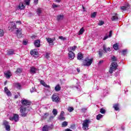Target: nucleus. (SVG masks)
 <instances>
[{
  "mask_svg": "<svg viewBox=\"0 0 131 131\" xmlns=\"http://www.w3.org/2000/svg\"><path fill=\"white\" fill-rule=\"evenodd\" d=\"M30 55L32 56H37L38 55V52L36 51V49L31 50L30 51Z\"/></svg>",
  "mask_w": 131,
  "mask_h": 131,
  "instance_id": "ddd939ff",
  "label": "nucleus"
},
{
  "mask_svg": "<svg viewBox=\"0 0 131 131\" xmlns=\"http://www.w3.org/2000/svg\"><path fill=\"white\" fill-rule=\"evenodd\" d=\"M10 120H14L15 122H17L19 120V115L18 114H14L13 117H10L9 118Z\"/></svg>",
  "mask_w": 131,
  "mask_h": 131,
  "instance_id": "1a4fd4ad",
  "label": "nucleus"
},
{
  "mask_svg": "<svg viewBox=\"0 0 131 131\" xmlns=\"http://www.w3.org/2000/svg\"><path fill=\"white\" fill-rule=\"evenodd\" d=\"M83 32H84V29L83 28H82L80 29L78 35H81L82 34H83Z\"/></svg>",
  "mask_w": 131,
  "mask_h": 131,
  "instance_id": "cd10ccee",
  "label": "nucleus"
},
{
  "mask_svg": "<svg viewBox=\"0 0 131 131\" xmlns=\"http://www.w3.org/2000/svg\"><path fill=\"white\" fill-rule=\"evenodd\" d=\"M0 36H4V30L0 29Z\"/></svg>",
  "mask_w": 131,
  "mask_h": 131,
  "instance_id": "a18cd8bd",
  "label": "nucleus"
},
{
  "mask_svg": "<svg viewBox=\"0 0 131 131\" xmlns=\"http://www.w3.org/2000/svg\"><path fill=\"white\" fill-rule=\"evenodd\" d=\"M6 130L7 131L11 130V126L9 125H8L7 126H5Z\"/></svg>",
  "mask_w": 131,
  "mask_h": 131,
  "instance_id": "ea45409f",
  "label": "nucleus"
},
{
  "mask_svg": "<svg viewBox=\"0 0 131 131\" xmlns=\"http://www.w3.org/2000/svg\"><path fill=\"white\" fill-rule=\"evenodd\" d=\"M118 14L116 13H113V16L111 18L112 21H118Z\"/></svg>",
  "mask_w": 131,
  "mask_h": 131,
  "instance_id": "9b49d317",
  "label": "nucleus"
},
{
  "mask_svg": "<svg viewBox=\"0 0 131 131\" xmlns=\"http://www.w3.org/2000/svg\"><path fill=\"white\" fill-rule=\"evenodd\" d=\"M51 99L52 100V102H55V103H59L60 102V97H59V95L57 94H54L52 97Z\"/></svg>",
  "mask_w": 131,
  "mask_h": 131,
  "instance_id": "39448f33",
  "label": "nucleus"
},
{
  "mask_svg": "<svg viewBox=\"0 0 131 131\" xmlns=\"http://www.w3.org/2000/svg\"><path fill=\"white\" fill-rule=\"evenodd\" d=\"M63 18H64V15L62 14H60L57 15L56 19L57 21H60V20H63Z\"/></svg>",
  "mask_w": 131,
  "mask_h": 131,
  "instance_id": "b1692460",
  "label": "nucleus"
},
{
  "mask_svg": "<svg viewBox=\"0 0 131 131\" xmlns=\"http://www.w3.org/2000/svg\"><path fill=\"white\" fill-rule=\"evenodd\" d=\"M40 82L41 84H42V85L45 86V88H48V89H50V88H51V86H50V85L47 84V83H46L45 81L42 80H41Z\"/></svg>",
  "mask_w": 131,
  "mask_h": 131,
  "instance_id": "f3484780",
  "label": "nucleus"
},
{
  "mask_svg": "<svg viewBox=\"0 0 131 131\" xmlns=\"http://www.w3.org/2000/svg\"><path fill=\"white\" fill-rule=\"evenodd\" d=\"M64 114H65V112L64 111H62L60 112L59 116L58 117V119L59 120H60L61 121L63 120H65V117H64Z\"/></svg>",
  "mask_w": 131,
  "mask_h": 131,
  "instance_id": "9d476101",
  "label": "nucleus"
},
{
  "mask_svg": "<svg viewBox=\"0 0 131 131\" xmlns=\"http://www.w3.org/2000/svg\"><path fill=\"white\" fill-rule=\"evenodd\" d=\"M93 61V58L90 59L89 57H86L82 61V66L90 67L92 65Z\"/></svg>",
  "mask_w": 131,
  "mask_h": 131,
  "instance_id": "f03ea898",
  "label": "nucleus"
},
{
  "mask_svg": "<svg viewBox=\"0 0 131 131\" xmlns=\"http://www.w3.org/2000/svg\"><path fill=\"white\" fill-rule=\"evenodd\" d=\"M77 48V46H74L73 47H70L71 49V51H73V52H74L75 51V50H76V48Z\"/></svg>",
  "mask_w": 131,
  "mask_h": 131,
  "instance_id": "4c0bfd02",
  "label": "nucleus"
},
{
  "mask_svg": "<svg viewBox=\"0 0 131 131\" xmlns=\"http://www.w3.org/2000/svg\"><path fill=\"white\" fill-rule=\"evenodd\" d=\"M52 119H54V116H50L49 117L48 122H50V121H51V120H52Z\"/></svg>",
  "mask_w": 131,
  "mask_h": 131,
  "instance_id": "5fc2aeb1",
  "label": "nucleus"
},
{
  "mask_svg": "<svg viewBox=\"0 0 131 131\" xmlns=\"http://www.w3.org/2000/svg\"><path fill=\"white\" fill-rule=\"evenodd\" d=\"M4 91L5 92L8 97H11V96H12V93L10 91H9V89H8V88L5 87Z\"/></svg>",
  "mask_w": 131,
  "mask_h": 131,
  "instance_id": "2eb2a0df",
  "label": "nucleus"
},
{
  "mask_svg": "<svg viewBox=\"0 0 131 131\" xmlns=\"http://www.w3.org/2000/svg\"><path fill=\"white\" fill-rule=\"evenodd\" d=\"M104 116L103 115L99 114L96 116V119L97 120H100L102 117Z\"/></svg>",
  "mask_w": 131,
  "mask_h": 131,
  "instance_id": "c756f323",
  "label": "nucleus"
},
{
  "mask_svg": "<svg viewBox=\"0 0 131 131\" xmlns=\"http://www.w3.org/2000/svg\"><path fill=\"white\" fill-rule=\"evenodd\" d=\"M16 23H19V24H21V21H17Z\"/></svg>",
  "mask_w": 131,
  "mask_h": 131,
  "instance_id": "774afa93",
  "label": "nucleus"
},
{
  "mask_svg": "<svg viewBox=\"0 0 131 131\" xmlns=\"http://www.w3.org/2000/svg\"><path fill=\"white\" fill-rule=\"evenodd\" d=\"M104 60H100L99 61V64H102V63H103Z\"/></svg>",
  "mask_w": 131,
  "mask_h": 131,
  "instance_id": "e2e57ef3",
  "label": "nucleus"
},
{
  "mask_svg": "<svg viewBox=\"0 0 131 131\" xmlns=\"http://www.w3.org/2000/svg\"><path fill=\"white\" fill-rule=\"evenodd\" d=\"M91 122V120L89 119H86L83 121L82 123V128L84 130H86V128L89 127V124Z\"/></svg>",
  "mask_w": 131,
  "mask_h": 131,
  "instance_id": "423d86ee",
  "label": "nucleus"
},
{
  "mask_svg": "<svg viewBox=\"0 0 131 131\" xmlns=\"http://www.w3.org/2000/svg\"><path fill=\"white\" fill-rule=\"evenodd\" d=\"M100 112L101 113V114H105V113H106V110H105V109L103 108H101L100 110Z\"/></svg>",
  "mask_w": 131,
  "mask_h": 131,
  "instance_id": "e433bc0d",
  "label": "nucleus"
},
{
  "mask_svg": "<svg viewBox=\"0 0 131 131\" xmlns=\"http://www.w3.org/2000/svg\"><path fill=\"white\" fill-rule=\"evenodd\" d=\"M30 92L31 93H33V92H35V88L33 87L32 89L30 90Z\"/></svg>",
  "mask_w": 131,
  "mask_h": 131,
  "instance_id": "864d4df0",
  "label": "nucleus"
},
{
  "mask_svg": "<svg viewBox=\"0 0 131 131\" xmlns=\"http://www.w3.org/2000/svg\"><path fill=\"white\" fill-rule=\"evenodd\" d=\"M52 113L54 116H56L58 114V111H57L56 108H54L53 110Z\"/></svg>",
  "mask_w": 131,
  "mask_h": 131,
  "instance_id": "c9c22d12",
  "label": "nucleus"
},
{
  "mask_svg": "<svg viewBox=\"0 0 131 131\" xmlns=\"http://www.w3.org/2000/svg\"><path fill=\"white\" fill-rule=\"evenodd\" d=\"M121 129H122V130H124V126H121Z\"/></svg>",
  "mask_w": 131,
  "mask_h": 131,
  "instance_id": "69168bd1",
  "label": "nucleus"
},
{
  "mask_svg": "<svg viewBox=\"0 0 131 131\" xmlns=\"http://www.w3.org/2000/svg\"><path fill=\"white\" fill-rule=\"evenodd\" d=\"M42 11V10L41 8H38L36 10V12L37 15H40V14H41Z\"/></svg>",
  "mask_w": 131,
  "mask_h": 131,
  "instance_id": "c85d7f7f",
  "label": "nucleus"
},
{
  "mask_svg": "<svg viewBox=\"0 0 131 131\" xmlns=\"http://www.w3.org/2000/svg\"><path fill=\"white\" fill-rule=\"evenodd\" d=\"M22 72L21 69L18 68L17 69L16 71H15V73L16 74H20Z\"/></svg>",
  "mask_w": 131,
  "mask_h": 131,
  "instance_id": "f704fd0d",
  "label": "nucleus"
},
{
  "mask_svg": "<svg viewBox=\"0 0 131 131\" xmlns=\"http://www.w3.org/2000/svg\"><path fill=\"white\" fill-rule=\"evenodd\" d=\"M18 8L20 10H24V9H25V6L23 5V2L19 3Z\"/></svg>",
  "mask_w": 131,
  "mask_h": 131,
  "instance_id": "5701e85b",
  "label": "nucleus"
},
{
  "mask_svg": "<svg viewBox=\"0 0 131 131\" xmlns=\"http://www.w3.org/2000/svg\"><path fill=\"white\" fill-rule=\"evenodd\" d=\"M46 59H49L50 58V53H47L45 56Z\"/></svg>",
  "mask_w": 131,
  "mask_h": 131,
  "instance_id": "3c124183",
  "label": "nucleus"
},
{
  "mask_svg": "<svg viewBox=\"0 0 131 131\" xmlns=\"http://www.w3.org/2000/svg\"><path fill=\"white\" fill-rule=\"evenodd\" d=\"M21 103L23 106H30L32 104L31 101L26 99L21 100Z\"/></svg>",
  "mask_w": 131,
  "mask_h": 131,
  "instance_id": "0eeeda50",
  "label": "nucleus"
},
{
  "mask_svg": "<svg viewBox=\"0 0 131 131\" xmlns=\"http://www.w3.org/2000/svg\"><path fill=\"white\" fill-rule=\"evenodd\" d=\"M108 37H109V36H106L103 38V40H106V39H107V38H108Z\"/></svg>",
  "mask_w": 131,
  "mask_h": 131,
  "instance_id": "052dcab7",
  "label": "nucleus"
},
{
  "mask_svg": "<svg viewBox=\"0 0 131 131\" xmlns=\"http://www.w3.org/2000/svg\"><path fill=\"white\" fill-rule=\"evenodd\" d=\"M14 98L15 99H18V95H15Z\"/></svg>",
  "mask_w": 131,
  "mask_h": 131,
  "instance_id": "338daca9",
  "label": "nucleus"
},
{
  "mask_svg": "<svg viewBox=\"0 0 131 131\" xmlns=\"http://www.w3.org/2000/svg\"><path fill=\"white\" fill-rule=\"evenodd\" d=\"M49 115V113H46L44 114V115L42 116V118L43 119H47V118H48V116Z\"/></svg>",
  "mask_w": 131,
  "mask_h": 131,
  "instance_id": "72a5a7b5",
  "label": "nucleus"
},
{
  "mask_svg": "<svg viewBox=\"0 0 131 131\" xmlns=\"http://www.w3.org/2000/svg\"><path fill=\"white\" fill-rule=\"evenodd\" d=\"M117 67H118V65H117V62H113L111 64V67L109 70V72L111 74L113 73V71H115L116 69H117Z\"/></svg>",
  "mask_w": 131,
  "mask_h": 131,
  "instance_id": "20e7f679",
  "label": "nucleus"
},
{
  "mask_svg": "<svg viewBox=\"0 0 131 131\" xmlns=\"http://www.w3.org/2000/svg\"><path fill=\"white\" fill-rule=\"evenodd\" d=\"M55 91L56 92H60L61 91V86H60V84H57L56 85Z\"/></svg>",
  "mask_w": 131,
  "mask_h": 131,
  "instance_id": "393cba45",
  "label": "nucleus"
},
{
  "mask_svg": "<svg viewBox=\"0 0 131 131\" xmlns=\"http://www.w3.org/2000/svg\"><path fill=\"white\" fill-rule=\"evenodd\" d=\"M25 3L27 6H29L30 5V0H25Z\"/></svg>",
  "mask_w": 131,
  "mask_h": 131,
  "instance_id": "a19ab883",
  "label": "nucleus"
},
{
  "mask_svg": "<svg viewBox=\"0 0 131 131\" xmlns=\"http://www.w3.org/2000/svg\"><path fill=\"white\" fill-rule=\"evenodd\" d=\"M34 46L36 47V48H39L40 47V40L37 39L35 40Z\"/></svg>",
  "mask_w": 131,
  "mask_h": 131,
  "instance_id": "dca6fc26",
  "label": "nucleus"
},
{
  "mask_svg": "<svg viewBox=\"0 0 131 131\" xmlns=\"http://www.w3.org/2000/svg\"><path fill=\"white\" fill-rule=\"evenodd\" d=\"M111 36H112V31H110L109 34V37H111Z\"/></svg>",
  "mask_w": 131,
  "mask_h": 131,
  "instance_id": "13d9d810",
  "label": "nucleus"
},
{
  "mask_svg": "<svg viewBox=\"0 0 131 131\" xmlns=\"http://www.w3.org/2000/svg\"><path fill=\"white\" fill-rule=\"evenodd\" d=\"M73 110H74V108H73V107H69L68 108V111H69V112H72Z\"/></svg>",
  "mask_w": 131,
  "mask_h": 131,
  "instance_id": "8fccbe9b",
  "label": "nucleus"
},
{
  "mask_svg": "<svg viewBox=\"0 0 131 131\" xmlns=\"http://www.w3.org/2000/svg\"><path fill=\"white\" fill-rule=\"evenodd\" d=\"M34 3L37 5L38 4V0H34Z\"/></svg>",
  "mask_w": 131,
  "mask_h": 131,
  "instance_id": "4d7b16f0",
  "label": "nucleus"
},
{
  "mask_svg": "<svg viewBox=\"0 0 131 131\" xmlns=\"http://www.w3.org/2000/svg\"><path fill=\"white\" fill-rule=\"evenodd\" d=\"M55 3H60L61 2V0H54Z\"/></svg>",
  "mask_w": 131,
  "mask_h": 131,
  "instance_id": "680f3d73",
  "label": "nucleus"
},
{
  "mask_svg": "<svg viewBox=\"0 0 131 131\" xmlns=\"http://www.w3.org/2000/svg\"><path fill=\"white\" fill-rule=\"evenodd\" d=\"M28 43V41H27L26 40H24L23 41V45H24L25 46H26Z\"/></svg>",
  "mask_w": 131,
  "mask_h": 131,
  "instance_id": "6e6d98bb",
  "label": "nucleus"
},
{
  "mask_svg": "<svg viewBox=\"0 0 131 131\" xmlns=\"http://www.w3.org/2000/svg\"><path fill=\"white\" fill-rule=\"evenodd\" d=\"M15 85H16V87L17 88V89H20L21 88V84L19 83H16L15 84Z\"/></svg>",
  "mask_w": 131,
  "mask_h": 131,
  "instance_id": "49530a36",
  "label": "nucleus"
},
{
  "mask_svg": "<svg viewBox=\"0 0 131 131\" xmlns=\"http://www.w3.org/2000/svg\"><path fill=\"white\" fill-rule=\"evenodd\" d=\"M107 52H111V48L110 47L106 48V46H103V50L100 49L98 52L99 58H102L103 57V54L104 53H107Z\"/></svg>",
  "mask_w": 131,
  "mask_h": 131,
  "instance_id": "f257e3e1",
  "label": "nucleus"
},
{
  "mask_svg": "<svg viewBox=\"0 0 131 131\" xmlns=\"http://www.w3.org/2000/svg\"><path fill=\"white\" fill-rule=\"evenodd\" d=\"M120 9L123 11H129V10H130V5H129V4L127 3L125 6L121 7Z\"/></svg>",
  "mask_w": 131,
  "mask_h": 131,
  "instance_id": "6e6552de",
  "label": "nucleus"
},
{
  "mask_svg": "<svg viewBox=\"0 0 131 131\" xmlns=\"http://www.w3.org/2000/svg\"><path fill=\"white\" fill-rule=\"evenodd\" d=\"M127 53V50H126V49L123 50L122 51V54L123 56H125V55H126Z\"/></svg>",
  "mask_w": 131,
  "mask_h": 131,
  "instance_id": "58836bf2",
  "label": "nucleus"
},
{
  "mask_svg": "<svg viewBox=\"0 0 131 131\" xmlns=\"http://www.w3.org/2000/svg\"><path fill=\"white\" fill-rule=\"evenodd\" d=\"M113 48L115 50V51H118V44L115 43L113 46Z\"/></svg>",
  "mask_w": 131,
  "mask_h": 131,
  "instance_id": "473e14b6",
  "label": "nucleus"
},
{
  "mask_svg": "<svg viewBox=\"0 0 131 131\" xmlns=\"http://www.w3.org/2000/svg\"><path fill=\"white\" fill-rule=\"evenodd\" d=\"M5 77L6 78H10L12 76V74H11V72L10 71H8L7 72L4 73Z\"/></svg>",
  "mask_w": 131,
  "mask_h": 131,
  "instance_id": "a211bd4d",
  "label": "nucleus"
},
{
  "mask_svg": "<svg viewBox=\"0 0 131 131\" xmlns=\"http://www.w3.org/2000/svg\"><path fill=\"white\" fill-rule=\"evenodd\" d=\"M16 33L17 37L18 38L22 37V29H19V30H17Z\"/></svg>",
  "mask_w": 131,
  "mask_h": 131,
  "instance_id": "4468645a",
  "label": "nucleus"
},
{
  "mask_svg": "<svg viewBox=\"0 0 131 131\" xmlns=\"http://www.w3.org/2000/svg\"><path fill=\"white\" fill-rule=\"evenodd\" d=\"M113 108L115 110V111H118L119 110V104L116 103L113 105Z\"/></svg>",
  "mask_w": 131,
  "mask_h": 131,
  "instance_id": "aec40b11",
  "label": "nucleus"
},
{
  "mask_svg": "<svg viewBox=\"0 0 131 131\" xmlns=\"http://www.w3.org/2000/svg\"><path fill=\"white\" fill-rule=\"evenodd\" d=\"M68 55L70 59H71L72 60H73V59L75 58V54L71 51L69 52Z\"/></svg>",
  "mask_w": 131,
  "mask_h": 131,
  "instance_id": "f8f14e48",
  "label": "nucleus"
},
{
  "mask_svg": "<svg viewBox=\"0 0 131 131\" xmlns=\"http://www.w3.org/2000/svg\"><path fill=\"white\" fill-rule=\"evenodd\" d=\"M96 16H97V13L95 12L91 14V18H95Z\"/></svg>",
  "mask_w": 131,
  "mask_h": 131,
  "instance_id": "37998d69",
  "label": "nucleus"
},
{
  "mask_svg": "<svg viewBox=\"0 0 131 131\" xmlns=\"http://www.w3.org/2000/svg\"><path fill=\"white\" fill-rule=\"evenodd\" d=\"M103 24H104V21H100L98 24V25H99V26H102V25H103Z\"/></svg>",
  "mask_w": 131,
  "mask_h": 131,
  "instance_id": "603ef678",
  "label": "nucleus"
},
{
  "mask_svg": "<svg viewBox=\"0 0 131 131\" xmlns=\"http://www.w3.org/2000/svg\"><path fill=\"white\" fill-rule=\"evenodd\" d=\"M58 7H60V5H57L54 3L52 4V8L53 9H55V8H58Z\"/></svg>",
  "mask_w": 131,
  "mask_h": 131,
  "instance_id": "c03bdc74",
  "label": "nucleus"
},
{
  "mask_svg": "<svg viewBox=\"0 0 131 131\" xmlns=\"http://www.w3.org/2000/svg\"><path fill=\"white\" fill-rule=\"evenodd\" d=\"M82 59H83V55L81 52L78 53L77 54V59L81 60Z\"/></svg>",
  "mask_w": 131,
  "mask_h": 131,
  "instance_id": "4be33fe9",
  "label": "nucleus"
},
{
  "mask_svg": "<svg viewBox=\"0 0 131 131\" xmlns=\"http://www.w3.org/2000/svg\"><path fill=\"white\" fill-rule=\"evenodd\" d=\"M46 39H47L48 43H49L50 45H51V43H53L54 42V39H53L52 38H46Z\"/></svg>",
  "mask_w": 131,
  "mask_h": 131,
  "instance_id": "bb28decb",
  "label": "nucleus"
},
{
  "mask_svg": "<svg viewBox=\"0 0 131 131\" xmlns=\"http://www.w3.org/2000/svg\"><path fill=\"white\" fill-rule=\"evenodd\" d=\"M19 110L20 116L22 117H26V116H27V114H28V111H27V108H26V107H24L23 106H21L19 108Z\"/></svg>",
  "mask_w": 131,
  "mask_h": 131,
  "instance_id": "7ed1b4c3",
  "label": "nucleus"
},
{
  "mask_svg": "<svg viewBox=\"0 0 131 131\" xmlns=\"http://www.w3.org/2000/svg\"><path fill=\"white\" fill-rule=\"evenodd\" d=\"M112 62H116L117 61V59L115 56H114L112 57Z\"/></svg>",
  "mask_w": 131,
  "mask_h": 131,
  "instance_id": "79ce46f5",
  "label": "nucleus"
},
{
  "mask_svg": "<svg viewBox=\"0 0 131 131\" xmlns=\"http://www.w3.org/2000/svg\"><path fill=\"white\" fill-rule=\"evenodd\" d=\"M16 27H17V26H16V25H14L11 27H9L8 29H9V30H12V31H13V30H14V29H16Z\"/></svg>",
  "mask_w": 131,
  "mask_h": 131,
  "instance_id": "2f4dec72",
  "label": "nucleus"
},
{
  "mask_svg": "<svg viewBox=\"0 0 131 131\" xmlns=\"http://www.w3.org/2000/svg\"><path fill=\"white\" fill-rule=\"evenodd\" d=\"M49 128L50 126L48 125H45L42 127V131H49Z\"/></svg>",
  "mask_w": 131,
  "mask_h": 131,
  "instance_id": "a878e982",
  "label": "nucleus"
},
{
  "mask_svg": "<svg viewBox=\"0 0 131 131\" xmlns=\"http://www.w3.org/2000/svg\"><path fill=\"white\" fill-rule=\"evenodd\" d=\"M15 51L12 49H10L7 51V55L8 56H12V55H14Z\"/></svg>",
  "mask_w": 131,
  "mask_h": 131,
  "instance_id": "412c9836",
  "label": "nucleus"
},
{
  "mask_svg": "<svg viewBox=\"0 0 131 131\" xmlns=\"http://www.w3.org/2000/svg\"><path fill=\"white\" fill-rule=\"evenodd\" d=\"M58 38L59 39H61V40H66V39H67L66 37H63L62 36H59Z\"/></svg>",
  "mask_w": 131,
  "mask_h": 131,
  "instance_id": "de8ad7c7",
  "label": "nucleus"
},
{
  "mask_svg": "<svg viewBox=\"0 0 131 131\" xmlns=\"http://www.w3.org/2000/svg\"><path fill=\"white\" fill-rule=\"evenodd\" d=\"M36 68L34 67H32L30 68V73H33V74H35V73H36Z\"/></svg>",
  "mask_w": 131,
  "mask_h": 131,
  "instance_id": "6ab92c4d",
  "label": "nucleus"
},
{
  "mask_svg": "<svg viewBox=\"0 0 131 131\" xmlns=\"http://www.w3.org/2000/svg\"><path fill=\"white\" fill-rule=\"evenodd\" d=\"M67 125H68V122H67L66 121L63 122L61 124L62 127H66V126H67Z\"/></svg>",
  "mask_w": 131,
  "mask_h": 131,
  "instance_id": "7c9ffc66",
  "label": "nucleus"
},
{
  "mask_svg": "<svg viewBox=\"0 0 131 131\" xmlns=\"http://www.w3.org/2000/svg\"><path fill=\"white\" fill-rule=\"evenodd\" d=\"M35 37H36V36L35 35H32L31 36V38H32V39H34V38H35Z\"/></svg>",
  "mask_w": 131,
  "mask_h": 131,
  "instance_id": "bf43d9fd",
  "label": "nucleus"
},
{
  "mask_svg": "<svg viewBox=\"0 0 131 131\" xmlns=\"http://www.w3.org/2000/svg\"><path fill=\"white\" fill-rule=\"evenodd\" d=\"M3 125H5V126L9 125V122L7 121H4L3 122Z\"/></svg>",
  "mask_w": 131,
  "mask_h": 131,
  "instance_id": "09e8293b",
  "label": "nucleus"
},
{
  "mask_svg": "<svg viewBox=\"0 0 131 131\" xmlns=\"http://www.w3.org/2000/svg\"><path fill=\"white\" fill-rule=\"evenodd\" d=\"M77 72H78V73H79V72H80V69H79V68H77Z\"/></svg>",
  "mask_w": 131,
  "mask_h": 131,
  "instance_id": "0e129e2a",
  "label": "nucleus"
}]
</instances>
